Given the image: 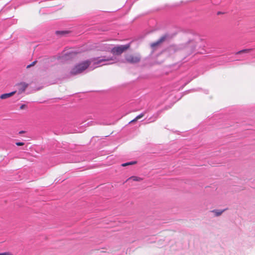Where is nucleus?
Returning a JSON list of instances; mask_svg holds the SVG:
<instances>
[{"instance_id":"obj_14","label":"nucleus","mask_w":255,"mask_h":255,"mask_svg":"<svg viewBox=\"0 0 255 255\" xmlns=\"http://www.w3.org/2000/svg\"><path fill=\"white\" fill-rule=\"evenodd\" d=\"M15 144L17 146H22L24 145V143L23 142H17Z\"/></svg>"},{"instance_id":"obj_2","label":"nucleus","mask_w":255,"mask_h":255,"mask_svg":"<svg viewBox=\"0 0 255 255\" xmlns=\"http://www.w3.org/2000/svg\"><path fill=\"white\" fill-rule=\"evenodd\" d=\"M196 47V43L194 41H190L181 44L182 50L185 54H190L194 51Z\"/></svg>"},{"instance_id":"obj_15","label":"nucleus","mask_w":255,"mask_h":255,"mask_svg":"<svg viewBox=\"0 0 255 255\" xmlns=\"http://www.w3.org/2000/svg\"><path fill=\"white\" fill-rule=\"evenodd\" d=\"M144 116V114L143 113L140 114V115H139L138 116H137L136 117V119H137V120L140 119V118H142Z\"/></svg>"},{"instance_id":"obj_7","label":"nucleus","mask_w":255,"mask_h":255,"mask_svg":"<svg viewBox=\"0 0 255 255\" xmlns=\"http://www.w3.org/2000/svg\"><path fill=\"white\" fill-rule=\"evenodd\" d=\"M28 84L25 82H21L16 85L18 92L19 94H21L25 91L26 89L27 88Z\"/></svg>"},{"instance_id":"obj_3","label":"nucleus","mask_w":255,"mask_h":255,"mask_svg":"<svg viewBox=\"0 0 255 255\" xmlns=\"http://www.w3.org/2000/svg\"><path fill=\"white\" fill-rule=\"evenodd\" d=\"M181 50H182L181 45L173 44L170 45L166 48L164 50V52L166 53L167 56L172 57L174 56L175 53Z\"/></svg>"},{"instance_id":"obj_9","label":"nucleus","mask_w":255,"mask_h":255,"mask_svg":"<svg viewBox=\"0 0 255 255\" xmlns=\"http://www.w3.org/2000/svg\"><path fill=\"white\" fill-rule=\"evenodd\" d=\"M130 180H132L134 181H137V182H139V181H141V180H142V179L139 177H138V176H131L130 177H129L127 181H129Z\"/></svg>"},{"instance_id":"obj_10","label":"nucleus","mask_w":255,"mask_h":255,"mask_svg":"<svg viewBox=\"0 0 255 255\" xmlns=\"http://www.w3.org/2000/svg\"><path fill=\"white\" fill-rule=\"evenodd\" d=\"M226 210H214L212 211V212L215 213L216 216H220Z\"/></svg>"},{"instance_id":"obj_4","label":"nucleus","mask_w":255,"mask_h":255,"mask_svg":"<svg viewBox=\"0 0 255 255\" xmlns=\"http://www.w3.org/2000/svg\"><path fill=\"white\" fill-rule=\"evenodd\" d=\"M130 44L115 46L111 50V53L115 55H120L130 48Z\"/></svg>"},{"instance_id":"obj_6","label":"nucleus","mask_w":255,"mask_h":255,"mask_svg":"<svg viewBox=\"0 0 255 255\" xmlns=\"http://www.w3.org/2000/svg\"><path fill=\"white\" fill-rule=\"evenodd\" d=\"M168 38V35L165 34L162 35L160 38L156 41L151 43L150 44V47L153 49H155L159 46L165 42Z\"/></svg>"},{"instance_id":"obj_18","label":"nucleus","mask_w":255,"mask_h":255,"mask_svg":"<svg viewBox=\"0 0 255 255\" xmlns=\"http://www.w3.org/2000/svg\"><path fill=\"white\" fill-rule=\"evenodd\" d=\"M138 120L136 119V118H135V119H134L133 120H132V121H131L129 123H133V122H135L136 121H137Z\"/></svg>"},{"instance_id":"obj_1","label":"nucleus","mask_w":255,"mask_h":255,"mask_svg":"<svg viewBox=\"0 0 255 255\" xmlns=\"http://www.w3.org/2000/svg\"><path fill=\"white\" fill-rule=\"evenodd\" d=\"M110 60L111 59L94 58L92 59V61L87 60L76 65L72 69L70 73L72 75H76L82 73L88 68V67L91 64V62H94L95 64H99L102 62L107 61Z\"/></svg>"},{"instance_id":"obj_13","label":"nucleus","mask_w":255,"mask_h":255,"mask_svg":"<svg viewBox=\"0 0 255 255\" xmlns=\"http://www.w3.org/2000/svg\"><path fill=\"white\" fill-rule=\"evenodd\" d=\"M37 62V61H33L31 64L27 66V68H29L31 66H34Z\"/></svg>"},{"instance_id":"obj_8","label":"nucleus","mask_w":255,"mask_h":255,"mask_svg":"<svg viewBox=\"0 0 255 255\" xmlns=\"http://www.w3.org/2000/svg\"><path fill=\"white\" fill-rule=\"evenodd\" d=\"M16 91H13L9 93L3 94L0 95V98L1 99H5L8 98L12 96L13 95H14L16 93Z\"/></svg>"},{"instance_id":"obj_19","label":"nucleus","mask_w":255,"mask_h":255,"mask_svg":"<svg viewBox=\"0 0 255 255\" xmlns=\"http://www.w3.org/2000/svg\"><path fill=\"white\" fill-rule=\"evenodd\" d=\"M24 132H25L24 131L21 130V131H19V133L22 134V133H24Z\"/></svg>"},{"instance_id":"obj_11","label":"nucleus","mask_w":255,"mask_h":255,"mask_svg":"<svg viewBox=\"0 0 255 255\" xmlns=\"http://www.w3.org/2000/svg\"><path fill=\"white\" fill-rule=\"evenodd\" d=\"M252 51L251 49H246L239 51L236 53V54H240L242 53H248Z\"/></svg>"},{"instance_id":"obj_12","label":"nucleus","mask_w":255,"mask_h":255,"mask_svg":"<svg viewBox=\"0 0 255 255\" xmlns=\"http://www.w3.org/2000/svg\"><path fill=\"white\" fill-rule=\"evenodd\" d=\"M136 163V161H132V162H127V163L122 164V166H123V167H125V166H128V165L134 164Z\"/></svg>"},{"instance_id":"obj_5","label":"nucleus","mask_w":255,"mask_h":255,"mask_svg":"<svg viewBox=\"0 0 255 255\" xmlns=\"http://www.w3.org/2000/svg\"><path fill=\"white\" fill-rule=\"evenodd\" d=\"M125 58L126 61L130 63H136L140 60V56L139 54H127Z\"/></svg>"},{"instance_id":"obj_17","label":"nucleus","mask_w":255,"mask_h":255,"mask_svg":"<svg viewBox=\"0 0 255 255\" xmlns=\"http://www.w3.org/2000/svg\"><path fill=\"white\" fill-rule=\"evenodd\" d=\"M26 107V106L25 105L23 104V105H22L20 106V109L21 110H23V109H24Z\"/></svg>"},{"instance_id":"obj_16","label":"nucleus","mask_w":255,"mask_h":255,"mask_svg":"<svg viewBox=\"0 0 255 255\" xmlns=\"http://www.w3.org/2000/svg\"><path fill=\"white\" fill-rule=\"evenodd\" d=\"M0 255H11V254L8 252H5L2 253H0Z\"/></svg>"}]
</instances>
